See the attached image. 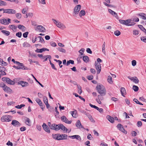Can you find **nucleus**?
Segmentation results:
<instances>
[{
	"mask_svg": "<svg viewBox=\"0 0 146 146\" xmlns=\"http://www.w3.org/2000/svg\"><path fill=\"white\" fill-rule=\"evenodd\" d=\"M98 92L102 95H105L106 94V90L104 87H102L100 85L96 86Z\"/></svg>",
	"mask_w": 146,
	"mask_h": 146,
	"instance_id": "obj_1",
	"label": "nucleus"
},
{
	"mask_svg": "<svg viewBox=\"0 0 146 146\" xmlns=\"http://www.w3.org/2000/svg\"><path fill=\"white\" fill-rule=\"evenodd\" d=\"M52 20L58 27L62 29H64L66 28L65 26L63 23L60 22L59 21H56V20L53 19H52Z\"/></svg>",
	"mask_w": 146,
	"mask_h": 146,
	"instance_id": "obj_2",
	"label": "nucleus"
},
{
	"mask_svg": "<svg viewBox=\"0 0 146 146\" xmlns=\"http://www.w3.org/2000/svg\"><path fill=\"white\" fill-rule=\"evenodd\" d=\"M1 79L4 82L10 85H14L15 84V82L14 81L7 77L2 78Z\"/></svg>",
	"mask_w": 146,
	"mask_h": 146,
	"instance_id": "obj_3",
	"label": "nucleus"
},
{
	"mask_svg": "<svg viewBox=\"0 0 146 146\" xmlns=\"http://www.w3.org/2000/svg\"><path fill=\"white\" fill-rule=\"evenodd\" d=\"M12 116L9 115H5L3 116L1 118L2 121L9 122L11 121Z\"/></svg>",
	"mask_w": 146,
	"mask_h": 146,
	"instance_id": "obj_4",
	"label": "nucleus"
},
{
	"mask_svg": "<svg viewBox=\"0 0 146 146\" xmlns=\"http://www.w3.org/2000/svg\"><path fill=\"white\" fill-rule=\"evenodd\" d=\"M57 127V128H56V129L57 131L61 129L63 131H65L66 132H67L68 129L66 128L63 124H58L56 126Z\"/></svg>",
	"mask_w": 146,
	"mask_h": 146,
	"instance_id": "obj_5",
	"label": "nucleus"
},
{
	"mask_svg": "<svg viewBox=\"0 0 146 146\" xmlns=\"http://www.w3.org/2000/svg\"><path fill=\"white\" fill-rule=\"evenodd\" d=\"M11 20L9 18L3 19H0V23L4 25H7L10 23Z\"/></svg>",
	"mask_w": 146,
	"mask_h": 146,
	"instance_id": "obj_6",
	"label": "nucleus"
},
{
	"mask_svg": "<svg viewBox=\"0 0 146 146\" xmlns=\"http://www.w3.org/2000/svg\"><path fill=\"white\" fill-rule=\"evenodd\" d=\"M95 65L97 70V74H99L100 72L101 69V64L99 62H95Z\"/></svg>",
	"mask_w": 146,
	"mask_h": 146,
	"instance_id": "obj_7",
	"label": "nucleus"
},
{
	"mask_svg": "<svg viewBox=\"0 0 146 146\" xmlns=\"http://www.w3.org/2000/svg\"><path fill=\"white\" fill-rule=\"evenodd\" d=\"M117 128L120 131L125 134L127 133V131L125 130L123 126L120 123H119L117 125Z\"/></svg>",
	"mask_w": 146,
	"mask_h": 146,
	"instance_id": "obj_8",
	"label": "nucleus"
},
{
	"mask_svg": "<svg viewBox=\"0 0 146 146\" xmlns=\"http://www.w3.org/2000/svg\"><path fill=\"white\" fill-rule=\"evenodd\" d=\"M4 13H7L8 14H15L16 13L15 10L12 9H4L3 10Z\"/></svg>",
	"mask_w": 146,
	"mask_h": 146,
	"instance_id": "obj_9",
	"label": "nucleus"
},
{
	"mask_svg": "<svg viewBox=\"0 0 146 146\" xmlns=\"http://www.w3.org/2000/svg\"><path fill=\"white\" fill-rule=\"evenodd\" d=\"M81 6L80 5H76L74 8V12L75 14H78L79 11L81 9Z\"/></svg>",
	"mask_w": 146,
	"mask_h": 146,
	"instance_id": "obj_10",
	"label": "nucleus"
},
{
	"mask_svg": "<svg viewBox=\"0 0 146 146\" xmlns=\"http://www.w3.org/2000/svg\"><path fill=\"white\" fill-rule=\"evenodd\" d=\"M16 64L18 65L17 67L18 68H20L18 69H22L23 70H28V68L24 66L23 64L22 63L19 62H16Z\"/></svg>",
	"mask_w": 146,
	"mask_h": 146,
	"instance_id": "obj_11",
	"label": "nucleus"
},
{
	"mask_svg": "<svg viewBox=\"0 0 146 146\" xmlns=\"http://www.w3.org/2000/svg\"><path fill=\"white\" fill-rule=\"evenodd\" d=\"M35 101L38 104L39 106H40L41 108L43 111L45 108V106L43 105L42 102L38 98H37L35 99Z\"/></svg>",
	"mask_w": 146,
	"mask_h": 146,
	"instance_id": "obj_12",
	"label": "nucleus"
},
{
	"mask_svg": "<svg viewBox=\"0 0 146 146\" xmlns=\"http://www.w3.org/2000/svg\"><path fill=\"white\" fill-rule=\"evenodd\" d=\"M67 135L66 134H58L57 140H60L66 139H67Z\"/></svg>",
	"mask_w": 146,
	"mask_h": 146,
	"instance_id": "obj_13",
	"label": "nucleus"
},
{
	"mask_svg": "<svg viewBox=\"0 0 146 146\" xmlns=\"http://www.w3.org/2000/svg\"><path fill=\"white\" fill-rule=\"evenodd\" d=\"M61 119L62 121L67 123L70 124L72 122L71 121H68L67 118L65 116H63L61 117Z\"/></svg>",
	"mask_w": 146,
	"mask_h": 146,
	"instance_id": "obj_14",
	"label": "nucleus"
},
{
	"mask_svg": "<svg viewBox=\"0 0 146 146\" xmlns=\"http://www.w3.org/2000/svg\"><path fill=\"white\" fill-rule=\"evenodd\" d=\"M37 29L40 32H45L46 29L42 25H38L36 27Z\"/></svg>",
	"mask_w": 146,
	"mask_h": 146,
	"instance_id": "obj_15",
	"label": "nucleus"
},
{
	"mask_svg": "<svg viewBox=\"0 0 146 146\" xmlns=\"http://www.w3.org/2000/svg\"><path fill=\"white\" fill-rule=\"evenodd\" d=\"M104 96V95H102V94L99 95L98 96V98L96 99V101L99 104H101V100H102L104 99V98L103 96Z\"/></svg>",
	"mask_w": 146,
	"mask_h": 146,
	"instance_id": "obj_16",
	"label": "nucleus"
},
{
	"mask_svg": "<svg viewBox=\"0 0 146 146\" xmlns=\"http://www.w3.org/2000/svg\"><path fill=\"white\" fill-rule=\"evenodd\" d=\"M108 11L109 12L111 15H113L116 19H119L118 15L115 12L110 9H109Z\"/></svg>",
	"mask_w": 146,
	"mask_h": 146,
	"instance_id": "obj_17",
	"label": "nucleus"
},
{
	"mask_svg": "<svg viewBox=\"0 0 146 146\" xmlns=\"http://www.w3.org/2000/svg\"><path fill=\"white\" fill-rule=\"evenodd\" d=\"M19 84L21 85L23 87H26L29 86L28 83L26 82L20 81L18 83Z\"/></svg>",
	"mask_w": 146,
	"mask_h": 146,
	"instance_id": "obj_18",
	"label": "nucleus"
},
{
	"mask_svg": "<svg viewBox=\"0 0 146 146\" xmlns=\"http://www.w3.org/2000/svg\"><path fill=\"white\" fill-rule=\"evenodd\" d=\"M42 126L44 130L46 132L49 133H50V130L49 128L45 123H44Z\"/></svg>",
	"mask_w": 146,
	"mask_h": 146,
	"instance_id": "obj_19",
	"label": "nucleus"
},
{
	"mask_svg": "<svg viewBox=\"0 0 146 146\" xmlns=\"http://www.w3.org/2000/svg\"><path fill=\"white\" fill-rule=\"evenodd\" d=\"M11 124L15 126H19L21 125V124L18 121L15 120L12 121Z\"/></svg>",
	"mask_w": 146,
	"mask_h": 146,
	"instance_id": "obj_20",
	"label": "nucleus"
},
{
	"mask_svg": "<svg viewBox=\"0 0 146 146\" xmlns=\"http://www.w3.org/2000/svg\"><path fill=\"white\" fill-rule=\"evenodd\" d=\"M69 137L72 139H76L79 141H81V137L79 135H75L72 136H69Z\"/></svg>",
	"mask_w": 146,
	"mask_h": 146,
	"instance_id": "obj_21",
	"label": "nucleus"
},
{
	"mask_svg": "<svg viewBox=\"0 0 146 146\" xmlns=\"http://www.w3.org/2000/svg\"><path fill=\"white\" fill-rule=\"evenodd\" d=\"M45 50L49 51V50L47 48H43L41 49L37 48L35 51L37 53H41Z\"/></svg>",
	"mask_w": 146,
	"mask_h": 146,
	"instance_id": "obj_22",
	"label": "nucleus"
},
{
	"mask_svg": "<svg viewBox=\"0 0 146 146\" xmlns=\"http://www.w3.org/2000/svg\"><path fill=\"white\" fill-rule=\"evenodd\" d=\"M106 117H107V119L111 123H113L114 122V119L112 117H111V116L109 115H108Z\"/></svg>",
	"mask_w": 146,
	"mask_h": 146,
	"instance_id": "obj_23",
	"label": "nucleus"
},
{
	"mask_svg": "<svg viewBox=\"0 0 146 146\" xmlns=\"http://www.w3.org/2000/svg\"><path fill=\"white\" fill-rule=\"evenodd\" d=\"M3 89L4 91L7 92H11L12 91V90L11 88L6 85L3 88Z\"/></svg>",
	"mask_w": 146,
	"mask_h": 146,
	"instance_id": "obj_24",
	"label": "nucleus"
},
{
	"mask_svg": "<svg viewBox=\"0 0 146 146\" xmlns=\"http://www.w3.org/2000/svg\"><path fill=\"white\" fill-rule=\"evenodd\" d=\"M121 95L123 96H124V95L126 94V91L124 88L122 87L121 88Z\"/></svg>",
	"mask_w": 146,
	"mask_h": 146,
	"instance_id": "obj_25",
	"label": "nucleus"
},
{
	"mask_svg": "<svg viewBox=\"0 0 146 146\" xmlns=\"http://www.w3.org/2000/svg\"><path fill=\"white\" fill-rule=\"evenodd\" d=\"M57 125H56L54 123L51 124V125L50 126V128L51 129L54 130L55 131H57L56 129V128H57V127L56 126Z\"/></svg>",
	"mask_w": 146,
	"mask_h": 146,
	"instance_id": "obj_26",
	"label": "nucleus"
},
{
	"mask_svg": "<svg viewBox=\"0 0 146 146\" xmlns=\"http://www.w3.org/2000/svg\"><path fill=\"white\" fill-rule=\"evenodd\" d=\"M76 127L78 128L82 127L80 122L79 120L77 121L76 123Z\"/></svg>",
	"mask_w": 146,
	"mask_h": 146,
	"instance_id": "obj_27",
	"label": "nucleus"
},
{
	"mask_svg": "<svg viewBox=\"0 0 146 146\" xmlns=\"http://www.w3.org/2000/svg\"><path fill=\"white\" fill-rule=\"evenodd\" d=\"M0 64L3 66H5L7 65V63L3 60L1 58H0Z\"/></svg>",
	"mask_w": 146,
	"mask_h": 146,
	"instance_id": "obj_28",
	"label": "nucleus"
},
{
	"mask_svg": "<svg viewBox=\"0 0 146 146\" xmlns=\"http://www.w3.org/2000/svg\"><path fill=\"white\" fill-rule=\"evenodd\" d=\"M83 61L86 62H87L89 61V58L87 56H83Z\"/></svg>",
	"mask_w": 146,
	"mask_h": 146,
	"instance_id": "obj_29",
	"label": "nucleus"
},
{
	"mask_svg": "<svg viewBox=\"0 0 146 146\" xmlns=\"http://www.w3.org/2000/svg\"><path fill=\"white\" fill-rule=\"evenodd\" d=\"M85 14L86 12L84 10H81L79 13V15L80 17H81L82 16L85 15Z\"/></svg>",
	"mask_w": 146,
	"mask_h": 146,
	"instance_id": "obj_30",
	"label": "nucleus"
},
{
	"mask_svg": "<svg viewBox=\"0 0 146 146\" xmlns=\"http://www.w3.org/2000/svg\"><path fill=\"white\" fill-rule=\"evenodd\" d=\"M131 20L130 19H128L125 20V23H124V25L129 26V24L131 23Z\"/></svg>",
	"mask_w": 146,
	"mask_h": 146,
	"instance_id": "obj_31",
	"label": "nucleus"
},
{
	"mask_svg": "<svg viewBox=\"0 0 146 146\" xmlns=\"http://www.w3.org/2000/svg\"><path fill=\"white\" fill-rule=\"evenodd\" d=\"M107 80L108 82L110 84H111L113 83V82L112 80V77L110 76H108Z\"/></svg>",
	"mask_w": 146,
	"mask_h": 146,
	"instance_id": "obj_32",
	"label": "nucleus"
},
{
	"mask_svg": "<svg viewBox=\"0 0 146 146\" xmlns=\"http://www.w3.org/2000/svg\"><path fill=\"white\" fill-rule=\"evenodd\" d=\"M9 28L14 31L17 29V27L14 25H10L9 26Z\"/></svg>",
	"mask_w": 146,
	"mask_h": 146,
	"instance_id": "obj_33",
	"label": "nucleus"
},
{
	"mask_svg": "<svg viewBox=\"0 0 146 146\" xmlns=\"http://www.w3.org/2000/svg\"><path fill=\"white\" fill-rule=\"evenodd\" d=\"M25 123L27 125L30 126L31 125V122H30V119L28 118H27L25 120Z\"/></svg>",
	"mask_w": 146,
	"mask_h": 146,
	"instance_id": "obj_34",
	"label": "nucleus"
},
{
	"mask_svg": "<svg viewBox=\"0 0 146 146\" xmlns=\"http://www.w3.org/2000/svg\"><path fill=\"white\" fill-rule=\"evenodd\" d=\"M71 114L74 117H77V114L76 113V110L71 111Z\"/></svg>",
	"mask_w": 146,
	"mask_h": 146,
	"instance_id": "obj_35",
	"label": "nucleus"
},
{
	"mask_svg": "<svg viewBox=\"0 0 146 146\" xmlns=\"http://www.w3.org/2000/svg\"><path fill=\"white\" fill-rule=\"evenodd\" d=\"M139 15L141 16L143 19H146V14L141 13L139 14Z\"/></svg>",
	"mask_w": 146,
	"mask_h": 146,
	"instance_id": "obj_36",
	"label": "nucleus"
},
{
	"mask_svg": "<svg viewBox=\"0 0 146 146\" xmlns=\"http://www.w3.org/2000/svg\"><path fill=\"white\" fill-rule=\"evenodd\" d=\"M1 32L4 35L6 36H8L10 35V32L7 31L2 30Z\"/></svg>",
	"mask_w": 146,
	"mask_h": 146,
	"instance_id": "obj_37",
	"label": "nucleus"
},
{
	"mask_svg": "<svg viewBox=\"0 0 146 146\" xmlns=\"http://www.w3.org/2000/svg\"><path fill=\"white\" fill-rule=\"evenodd\" d=\"M57 49L58 51L62 52L65 53L66 52V50L62 48L58 47V48Z\"/></svg>",
	"mask_w": 146,
	"mask_h": 146,
	"instance_id": "obj_38",
	"label": "nucleus"
},
{
	"mask_svg": "<svg viewBox=\"0 0 146 146\" xmlns=\"http://www.w3.org/2000/svg\"><path fill=\"white\" fill-rule=\"evenodd\" d=\"M23 46L24 47H28L30 46V44L27 42H24L23 44Z\"/></svg>",
	"mask_w": 146,
	"mask_h": 146,
	"instance_id": "obj_39",
	"label": "nucleus"
},
{
	"mask_svg": "<svg viewBox=\"0 0 146 146\" xmlns=\"http://www.w3.org/2000/svg\"><path fill=\"white\" fill-rule=\"evenodd\" d=\"M74 64V61L70 60H68L67 61L66 65L67 66H68L70 64Z\"/></svg>",
	"mask_w": 146,
	"mask_h": 146,
	"instance_id": "obj_40",
	"label": "nucleus"
},
{
	"mask_svg": "<svg viewBox=\"0 0 146 146\" xmlns=\"http://www.w3.org/2000/svg\"><path fill=\"white\" fill-rule=\"evenodd\" d=\"M31 76H33V78L35 79V80L42 87H43V86L42 84L35 78V77L34 76L33 74H31Z\"/></svg>",
	"mask_w": 146,
	"mask_h": 146,
	"instance_id": "obj_41",
	"label": "nucleus"
},
{
	"mask_svg": "<svg viewBox=\"0 0 146 146\" xmlns=\"http://www.w3.org/2000/svg\"><path fill=\"white\" fill-rule=\"evenodd\" d=\"M78 88V93L80 94L82 92V87L81 86L79 85H77Z\"/></svg>",
	"mask_w": 146,
	"mask_h": 146,
	"instance_id": "obj_42",
	"label": "nucleus"
},
{
	"mask_svg": "<svg viewBox=\"0 0 146 146\" xmlns=\"http://www.w3.org/2000/svg\"><path fill=\"white\" fill-rule=\"evenodd\" d=\"M133 89L135 92H137L139 88L136 86L134 85L133 87Z\"/></svg>",
	"mask_w": 146,
	"mask_h": 146,
	"instance_id": "obj_43",
	"label": "nucleus"
},
{
	"mask_svg": "<svg viewBox=\"0 0 146 146\" xmlns=\"http://www.w3.org/2000/svg\"><path fill=\"white\" fill-rule=\"evenodd\" d=\"M133 81L135 83L137 84L139 82V80L137 77H135L133 79Z\"/></svg>",
	"mask_w": 146,
	"mask_h": 146,
	"instance_id": "obj_44",
	"label": "nucleus"
},
{
	"mask_svg": "<svg viewBox=\"0 0 146 146\" xmlns=\"http://www.w3.org/2000/svg\"><path fill=\"white\" fill-rule=\"evenodd\" d=\"M7 5L6 3L3 1L0 0V6H5Z\"/></svg>",
	"mask_w": 146,
	"mask_h": 146,
	"instance_id": "obj_45",
	"label": "nucleus"
},
{
	"mask_svg": "<svg viewBox=\"0 0 146 146\" xmlns=\"http://www.w3.org/2000/svg\"><path fill=\"white\" fill-rule=\"evenodd\" d=\"M133 101L135 102L137 104H139L140 105H143V104L139 102L138 100L135 98H134L133 99Z\"/></svg>",
	"mask_w": 146,
	"mask_h": 146,
	"instance_id": "obj_46",
	"label": "nucleus"
},
{
	"mask_svg": "<svg viewBox=\"0 0 146 146\" xmlns=\"http://www.w3.org/2000/svg\"><path fill=\"white\" fill-rule=\"evenodd\" d=\"M15 16L18 19H20L21 17V14L20 13H17L16 14Z\"/></svg>",
	"mask_w": 146,
	"mask_h": 146,
	"instance_id": "obj_47",
	"label": "nucleus"
},
{
	"mask_svg": "<svg viewBox=\"0 0 146 146\" xmlns=\"http://www.w3.org/2000/svg\"><path fill=\"white\" fill-rule=\"evenodd\" d=\"M114 34L117 36H119L121 34V32L118 30H116L114 32Z\"/></svg>",
	"mask_w": 146,
	"mask_h": 146,
	"instance_id": "obj_48",
	"label": "nucleus"
},
{
	"mask_svg": "<svg viewBox=\"0 0 146 146\" xmlns=\"http://www.w3.org/2000/svg\"><path fill=\"white\" fill-rule=\"evenodd\" d=\"M25 106V105L24 104H22L20 105H17L15 106V107L17 109H21L22 107H23Z\"/></svg>",
	"mask_w": 146,
	"mask_h": 146,
	"instance_id": "obj_49",
	"label": "nucleus"
},
{
	"mask_svg": "<svg viewBox=\"0 0 146 146\" xmlns=\"http://www.w3.org/2000/svg\"><path fill=\"white\" fill-rule=\"evenodd\" d=\"M137 125L138 127H141L142 125V122L141 121H138L137 123Z\"/></svg>",
	"mask_w": 146,
	"mask_h": 146,
	"instance_id": "obj_50",
	"label": "nucleus"
},
{
	"mask_svg": "<svg viewBox=\"0 0 146 146\" xmlns=\"http://www.w3.org/2000/svg\"><path fill=\"white\" fill-rule=\"evenodd\" d=\"M58 134H53L52 135V137L54 139H55L57 140L58 138Z\"/></svg>",
	"mask_w": 146,
	"mask_h": 146,
	"instance_id": "obj_51",
	"label": "nucleus"
},
{
	"mask_svg": "<svg viewBox=\"0 0 146 146\" xmlns=\"http://www.w3.org/2000/svg\"><path fill=\"white\" fill-rule=\"evenodd\" d=\"M43 101L45 104L48 103V99L47 97L46 96H44Z\"/></svg>",
	"mask_w": 146,
	"mask_h": 146,
	"instance_id": "obj_52",
	"label": "nucleus"
},
{
	"mask_svg": "<svg viewBox=\"0 0 146 146\" xmlns=\"http://www.w3.org/2000/svg\"><path fill=\"white\" fill-rule=\"evenodd\" d=\"M88 117V118L92 122H95V121L94 120L93 118L92 117V116L90 114Z\"/></svg>",
	"mask_w": 146,
	"mask_h": 146,
	"instance_id": "obj_53",
	"label": "nucleus"
},
{
	"mask_svg": "<svg viewBox=\"0 0 146 146\" xmlns=\"http://www.w3.org/2000/svg\"><path fill=\"white\" fill-rule=\"evenodd\" d=\"M141 39L142 41L146 42V36L141 37Z\"/></svg>",
	"mask_w": 146,
	"mask_h": 146,
	"instance_id": "obj_54",
	"label": "nucleus"
},
{
	"mask_svg": "<svg viewBox=\"0 0 146 146\" xmlns=\"http://www.w3.org/2000/svg\"><path fill=\"white\" fill-rule=\"evenodd\" d=\"M16 35L19 37L21 38L22 36V33L20 32H18L16 33Z\"/></svg>",
	"mask_w": 146,
	"mask_h": 146,
	"instance_id": "obj_55",
	"label": "nucleus"
},
{
	"mask_svg": "<svg viewBox=\"0 0 146 146\" xmlns=\"http://www.w3.org/2000/svg\"><path fill=\"white\" fill-rule=\"evenodd\" d=\"M29 34L28 32H26L23 34V36L24 37L26 38L27 37L28 35Z\"/></svg>",
	"mask_w": 146,
	"mask_h": 146,
	"instance_id": "obj_56",
	"label": "nucleus"
},
{
	"mask_svg": "<svg viewBox=\"0 0 146 146\" xmlns=\"http://www.w3.org/2000/svg\"><path fill=\"white\" fill-rule=\"evenodd\" d=\"M50 44L52 46L55 47L56 46V44L53 41L51 42Z\"/></svg>",
	"mask_w": 146,
	"mask_h": 146,
	"instance_id": "obj_57",
	"label": "nucleus"
},
{
	"mask_svg": "<svg viewBox=\"0 0 146 146\" xmlns=\"http://www.w3.org/2000/svg\"><path fill=\"white\" fill-rule=\"evenodd\" d=\"M89 105L91 107L94 108L97 110L98 109V107L95 105H93L92 104H90Z\"/></svg>",
	"mask_w": 146,
	"mask_h": 146,
	"instance_id": "obj_58",
	"label": "nucleus"
},
{
	"mask_svg": "<svg viewBox=\"0 0 146 146\" xmlns=\"http://www.w3.org/2000/svg\"><path fill=\"white\" fill-rule=\"evenodd\" d=\"M119 22L121 24L124 25V23H125V20L119 19Z\"/></svg>",
	"mask_w": 146,
	"mask_h": 146,
	"instance_id": "obj_59",
	"label": "nucleus"
},
{
	"mask_svg": "<svg viewBox=\"0 0 146 146\" xmlns=\"http://www.w3.org/2000/svg\"><path fill=\"white\" fill-rule=\"evenodd\" d=\"M81 112L82 113L85 114L87 117L90 114L89 113L84 110H82L81 111Z\"/></svg>",
	"mask_w": 146,
	"mask_h": 146,
	"instance_id": "obj_60",
	"label": "nucleus"
},
{
	"mask_svg": "<svg viewBox=\"0 0 146 146\" xmlns=\"http://www.w3.org/2000/svg\"><path fill=\"white\" fill-rule=\"evenodd\" d=\"M139 34V32L137 30H135L133 31V34L135 35H138Z\"/></svg>",
	"mask_w": 146,
	"mask_h": 146,
	"instance_id": "obj_61",
	"label": "nucleus"
},
{
	"mask_svg": "<svg viewBox=\"0 0 146 146\" xmlns=\"http://www.w3.org/2000/svg\"><path fill=\"white\" fill-rule=\"evenodd\" d=\"M132 65L133 66H135L136 65V61L135 60H133L131 62Z\"/></svg>",
	"mask_w": 146,
	"mask_h": 146,
	"instance_id": "obj_62",
	"label": "nucleus"
},
{
	"mask_svg": "<svg viewBox=\"0 0 146 146\" xmlns=\"http://www.w3.org/2000/svg\"><path fill=\"white\" fill-rule=\"evenodd\" d=\"M139 27L143 31L145 29V28L143 27L142 25H138Z\"/></svg>",
	"mask_w": 146,
	"mask_h": 146,
	"instance_id": "obj_63",
	"label": "nucleus"
},
{
	"mask_svg": "<svg viewBox=\"0 0 146 146\" xmlns=\"http://www.w3.org/2000/svg\"><path fill=\"white\" fill-rule=\"evenodd\" d=\"M90 71L92 74H95L96 72L95 70L93 68L90 69Z\"/></svg>",
	"mask_w": 146,
	"mask_h": 146,
	"instance_id": "obj_64",
	"label": "nucleus"
}]
</instances>
